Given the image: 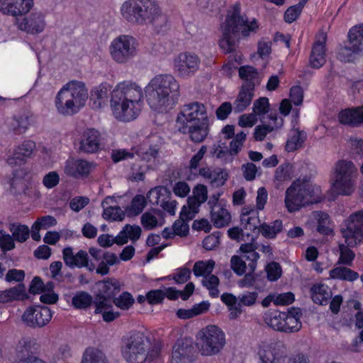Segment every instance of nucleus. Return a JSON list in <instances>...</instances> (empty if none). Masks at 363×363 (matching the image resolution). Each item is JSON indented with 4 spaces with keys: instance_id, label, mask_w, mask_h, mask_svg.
<instances>
[{
    "instance_id": "42",
    "label": "nucleus",
    "mask_w": 363,
    "mask_h": 363,
    "mask_svg": "<svg viewBox=\"0 0 363 363\" xmlns=\"http://www.w3.org/2000/svg\"><path fill=\"white\" fill-rule=\"evenodd\" d=\"M350 45L356 51H363V23L351 28L348 33Z\"/></svg>"
},
{
    "instance_id": "35",
    "label": "nucleus",
    "mask_w": 363,
    "mask_h": 363,
    "mask_svg": "<svg viewBox=\"0 0 363 363\" xmlns=\"http://www.w3.org/2000/svg\"><path fill=\"white\" fill-rule=\"evenodd\" d=\"M26 289L23 284L0 291V303H6L16 300L27 298Z\"/></svg>"
},
{
    "instance_id": "52",
    "label": "nucleus",
    "mask_w": 363,
    "mask_h": 363,
    "mask_svg": "<svg viewBox=\"0 0 363 363\" xmlns=\"http://www.w3.org/2000/svg\"><path fill=\"white\" fill-rule=\"evenodd\" d=\"M361 53L360 51H356L355 49L352 48V45H350L348 42L347 45L342 46L339 48L337 58L342 62H352L355 60Z\"/></svg>"
},
{
    "instance_id": "27",
    "label": "nucleus",
    "mask_w": 363,
    "mask_h": 363,
    "mask_svg": "<svg viewBox=\"0 0 363 363\" xmlns=\"http://www.w3.org/2000/svg\"><path fill=\"white\" fill-rule=\"evenodd\" d=\"M62 257L65 264L70 268H82L87 267L89 264L88 253L86 251L79 250L74 254L73 248L71 247L63 249Z\"/></svg>"
},
{
    "instance_id": "28",
    "label": "nucleus",
    "mask_w": 363,
    "mask_h": 363,
    "mask_svg": "<svg viewBox=\"0 0 363 363\" xmlns=\"http://www.w3.org/2000/svg\"><path fill=\"white\" fill-rule=\"evenodd\" d=\"M300 187L301 188L305 203L307 204L319 203L324 198L320 186L310 181L300 179Z\"/></svg>"
},
{
    "instance_id": "7",
    "label": "nucleus",
    "mask_w": 363,
    "mask_h": 363,
    "mask_svg": "<svg viewBox=\"0 0 363 363\" xmlns=\"http://www.w3.org/2000/svg\"><path fill=\"white\" fill-rule=\"evenodd\" d=\"M88 99V89L84 83L72 80L65 84L57 92L55 104L60 115L72 116L85 106Z\"/></svg>"
},
{
    "instance_id": "47",
    "label": "nucleus",
    "mask_w": 363,
    "mask_h": 363,
    "mask_svg": "<svg viewBox=\"0 0 363 363\" xmlns=\"http://www.w3.org/2000/svg\"><path fill=\"white\" fill-rule=\"evenodd\" d=\"M147 205V201L143 195H136L129 206L125 208L128 217H134L139 215Z\"/></svg>"
},
{
    "instance_id": "59",
    "label": "nucleus",
    "mask_w": 363,
    "mask_h": 363,
    "mask_svg": "<svg viewBox=\"0 0 363 363\" xmlns=\"http://www.w3.org/2000/svg\"><path fill=\"white\" fill-rule=\"evenodd\" d=\"M113 302L118 308L128 310L133 306L135 299L129 292H123Z\"/></svg>"
},
{
    "instance_id": "56",
    "label": "nucleus",
    "mask_w": 363,
    "mask_h": 363,
    "mask_svg": "<svg viewBox=\"0 0 363 363\" xmlns=\"http://www.w3.org/2000/svg\"><path fill=\"white\" fill-rule=\"evenodd\" d=\"M188 199H192L199 205L205 203L208 199V189L204 184H199L196 185L192 191V196Z\"/></svg>"
},
{
    "instance_id": "21",
    "label": "nucleus",
    "mask_w": 363,
    "mask_h": 363,
    "mask_svg": "<svg viewBox=\"0 0 363 363\" xmlns=\"http://www.w3.org/2000/svg\"><path fill=\"white\" fill-rule=\"evenodd\" d=\"M284 203L287 211L290 213L297 211L307 204L305 203L301 188L300 187V179L294 182L287 189Z\"/></svg>"
},
{
    "instance_id": "41",
    "label": "nucleus",
    "mask_w": 363,
    "mask_h": 363,
    "mask_svg": "<svg viewBox=\"0 0 363 363\" xmlns=\"http://www.w3.org/2000/svg\"><path fill=\"white\" fill-rule=\"evenodd\" d=\"M241 224L244 227L245 234L247 237H252V233L260 231V220L256 214L250 216L247 213H242L241 216Z\"/></svg>"
},
{
    "instance_id": "34",
    "label": "nucleus",
    "mask_w": 363,
    "mask_h": 363,
    "mask_svg": "<svg viewBox=\"0 0 363 363\" xmlns=\"http://www.w3.org/2000/svg\"><path fill=\"white\" fill-rule=\"evenodd\" d=\"M272 54V42L264 40L257 43L256 52L251 55V60L255 62H260L264 67L268 65Z\"/></svg>"
},
{
    "instance_id": "4",
    "label": "nucleus",
    "mask_w": 363,
    "mask_h": 363,
    "mask_svg": "<svg viewBox=\"0 0 363 363\" xmlns=\"http://www.w3.org/2000/svg\"><path fill=\"white\" fill-rule=\"evenodd\" d=\"M120 13L126 21L140 26L161 28L168 23V17L157 0H126Z\"/></svg>"
},
{
    "instance_id": "17",
    "label": "nucleus",
    "mask_w": 363,
    "mask_h": 363,
    "mask_svg": "<svg viewBox=\"0 0 363 363\" xmlns=\"http://www.w3.org/2000/svg\"><path fill=\"white\" fill-rule=\"evenodd\" d=\"M38 346L35 339L28 337H23L16 346V359L12 363H46L32 352V350H36Z\"/></svg>"
},
{
    "instance_id": "20",
    "label": "nucleus",
    "mask_w": 363,
    "mask_h": 363,
    "mask_svg": "<svg viewBox=\"0 0 363 363\" xmlns=\"http://www.w3.org/2000/svg\"><path fill=\"white\" fill-rule=\"evenodd\" d=\"M18 28L29 34H38L45 28V16L41 12H33L22 19L16 21Z\"/></svg>"
},
{
    "instance_id": "26",
    "label": "nucleus",
    "mask_w": 363,
    "mask_h": 363,
    "mask_svg": "<svg viewBox=\"0 0 363 363\" xmlns=\"http://www.w3.org/2000/svg\"><path fill=\"white\" fill-rule=\"evenodd\" d=\"M35 143L30 140L23 141L14 150L13 155L8 158L7 162L10 165H20L23 164L26 159L30 157L35 150Z\"/></svg>"
},
{
    "instance_id": "39",
    "label": "nucleus",
    "mask_w": 363,
    "mask_h": 363,
    "mask_svg": "<svg viewBox=\"0 0 363 363\" xmlns=\"http://www.w3.org/2000/svg\"><path fill=\"white\" fill-rule=\"evenodd\" d=\"M270 119L272 121L270 124L260 125L255 128L254 137L256 140H263L267 134L271 133L274 129L279 128L283 125L284 121L281 118L274 115V116H271Z\"/></svg>"
},
{
    "instance_id": "1",
    "label": "nucleus",
    "mask_w": 363,
    "mask_h": 363,
    "mask_svg": "<svg viewBox=\"0 0 363 363\" xmlns=\"http://www.w3.org/2000/svg\"><path fill=\"white\" fill-rule=\"evenodd\" d=\"M143 96V89L136 82L125 80L118 83L110 101L112 116L121 122L134 121L141 112Z\"/></svg>"
},
{
    "instance_id": "43",
    "label": "nucleus",
    "mask_w": 363,
    "mask_h": 363,
    "mask_svg": "<svg viewBox=\"0 0 363 363\" xmlns=\"http://www.w3.org/2000/svg\"><path fill=\"white\" fill-rule=\"evenodd\" d=\"M284 312L279 311H268L264 313L265 323L275 330L283 331Z\"/></svg>"
},
{
    "instance_id": "36",
    "label": "nucleus",
    "mask_w": 363,
    "mask_h": 363,
    "mask_svg": "<svg viewBox=\"0 0 363 363\" xmlns=\"http://www.w3.org/2000/svg\"><path fill=\"white\" fill-rule=\"evenodd\" d=\"M284 316L283 332L293 333L301 329V313L299 309L292 308L287 312H284Z\"/></svg>"
},
{
    "instance_id": "2",
    "label": "nucleus",
    "mask_w": 363,
    "mask_h": 363,
    "mask_svg": "<svg viewBox=\"0 0 363 363\" xmlns=\"http://www.w3.org/2000/svg\"><path fill=\"white\" fill-rule=\"evenodd\" d=\"M179 91V82L174 76L168 74L155 75L143 89L150 108L159 113L172 108Z\"/></svg>"
},
{
    "instance_id": "30",
    "label": "nucleus",
    "mask_w": 363,
    "mask_h": 363,
    "mask_svg": "<svg viewBox=\"0 0 363 363\" xmlns=\"http://www.w3.org/2000/svg\"><path fill=\"white\" fill-rule=\"evenodd\" d=\"M33 123V116L31 113L25 111L13 117L9 124V128L16 135L25 133Z\"/></svg>"
},
{
    "instance_id": "18",
    "label": "nucleus",
    "mask_w": 363,
    "mask_h": 363,
    "mask_svg": "<svg viewBox=\"0 0 363 363\" xmlns=\"http://www.w3.org/2000/svg\"><path fill=\"white\" fill-rule=\"evenodd\" d=\"M285 353L282 345L263 343L258 348L259 363H281L286 357Z\"/></svg>"
},
{
    "instance_id": "53",
    "label": "nucleus",
    "mask_w": 363,
    "mask_h": 363,
    "mask_svg": "<svg viewBox=\"0 0 363 363\" xmlns=\"http://www.w3.org/2000/svg\"><path fill=\"white\" fill-rule=\"evenodd\" d=\"M72 304L77 309L88 308L91 306V295L86 291H78L72 297Z\"/></svg>"
},
{
    "instance_id": "33",
    "label": "nucleus",
    "mask_w": 363,
    "mask_h": 363,
    "mask_svg": "<svg viewBox=\"0 0 363 363\" xmlns=\"http://www.w3.org/2000/svg\"><path fill=\"white\" fill-rule=\"evenodd\" d=\"M211 219L216 228H222L230 223L231 216L225 206L218 203L211 208Z\"/></svg>"
},
{
    "instance_id": "31",
    "label": "nucleus",
    "mask_w": 363,
    "mask_h": 363,
    "mask_svg": "<svg viewBox=\"0 0 363 363\" xmlns=\"http://www.w3.org/2000/svg\"><path fill=\"white\" fill-rule=\"evenodd\" d=\"M164 223V214L159 209H151L144 213L141 216V224L146 230L161 227Z\"/></svg>"
},
{
    "instance_id": "48",
    "label": "nucleus",
    "mask_w": 363,
    "mask_h": 363,
    "mask_svg": "<svg viewBox=\"0 0 363 363\" xmlns=\"http://www.w3.org/2000/svg\"><path fill=\"white\" fill-rule=\"evenodd\" d=\"M9 229L14 240L19 242H26L28 239L30 233L28 226L19 223H9Z\"/></svg>"
},
{
    "instance_id": "55",
    "label": "nucleus",
    "mask_w": 363,
    "mask_h": 363,
    "mask_svg": "<svg viewBox=\"0 0 363 363\" xmlns=\"http://www.w3.org/2000/svg\"><path fill=\"white\" fill-rule=\"evenodd\" d=\"M108 87L107 84H101L94 91V96L96 98L93 102L92 108H99L104 105L108 97ZM93 97V95H92ZM94 99L92 98V100Z\"/></svg>"
},
{
    "instance_id": "64",
    "label": "nucleus",
    "mask_w": 363,
    "mask_h": 363,
    "mask_svg": "<svg viewBox=\"0 0 363 363\" xmlns=\"http://www.w3.org/2000/svg\"><path fill=\"white\" fill-rule=\"evenodd\" d=\"M339 250L340 257L338 263L350 266L354 259V253L343 244L339 245Z\"/></svg>"
},
{
    "instance_id": "25",
    "label": "nucleus",
    "mask_w": 363,
    "mask_h": 363,
    "mask_svg": "<svg viewBox=\"0 0 363 363\" xmlns=\"http://www.w3.org/2000/svg\"><path fill=\"white\" fill-rule=\"evenodd\" d=\"M91 169L90 163L84 160L68 159L65 164L64 172L69 177L79 178L86 177Z\"/></svg>"
},
{
    "instance_id": "38",
    "label": "nucleus",
    "mask_w": 363,
    "mask_h": 363,
    "mask_svg": "<svg viewBox=\"0 0 363 363\" xmlns=\"http://www.w3.org/2000/svg\"><path fill=\"white\" fill-rule=\"evenodd\" d=\"M253 96V87L251 86H242L234 101L235 110L238 112L245 111L250 105Z\"/></svg>"
},
{
    "instance_id": "63",
    "label": "nucleus",
    "mask_w": 363,
    "mask_h": 363,
    "mask_svg": "<svg viewBox=\"0 0 363 363\" xmlns=\"http://www.w3.org/2000/svg\"><path fill=\"white\" fill-rule=\"evenodd\" d=\"M203 284L209 291L210 296L212 297H217L219 294L218 286L219 284V279L215 275H208L204 277Z\"/></svg>"
},
{
    "instance_id": "57",
    "label": "nucleus",
    "mask_w": 363,
    "mask_h": 363,
    "mask_svg": "<svg viewBox=\"0 0 363 363\" xmlns=\"http://www.w3.org/2000/svg\"><path fill=\"white\" fill-rule=\"evenodd\" d=\"M279 113L283 116H287L291 113V116L296 121L300 116V110L295 106L292 108L291 101L289 99H284L281 101L279 108Z\"/></svg>"
},
{
    "instance_id": "14",
    "label": "nucleus",
    "mask_w": 363,
    "mask_h": 363,
    "mask_svg": "<svg viewBox=\"0 0 363 363\" xmlns=\"http://www.w3.org/2000/svg\"><path fill=\"white\" fill-rule=\"evenodd\" d=\"M220 298L228 306L229 318L234 320L242 314V306L252 307L256 304L258 293L257 291H245L238 297L232 294L225 293L221 296Z\"/></svg>"
},
{
    "instance_id": "24",
    "label": "nucleus",
    "mask_w": 363,
    "mask_h": 363,
    "mask_svg": "<svg viewBox=\"0 0 363 363\" xmlns=\"http://www.w3.org/2000/svg\"><path fill=\"white\" fill-rule=\"evenodd\" d=\"M325 33H321L317 36L309 60L310 65L313 68H320L325 62Z\"/></svg>"
},
{
    "instance_id": "5",
    "label": "nucleus",
    "mask_w": 363,
    "mask_h": 363,
    "mask_svg": "<svg viewBox=\"0 0 363 363\" xmlns=\"http://www.w3.org/2000/svg\"><path fill=\"white\" fill-rule=\"evenodd\" d=\"M179 131L188 133L191 140L202 142L208 134L209 121L205 106L193 102L184 105L176 120Z\"/></svg>"
},
{
    "instance_id": "16",
    "label": "nucleus",
    "mask_w": 363,
    "mask_h": 363,
    "mask_svg": "<svg viewBox=\"0 0 363 363\" xmlns=\"http://www.w3.org/2000/svg\"><path fill=\"white\" fill-rule=\"evenodd\" d=\"M52 313L47 306H35L27 308L22 315V321L29 328H40L50 320Z\"/></svg>"
},
{
    "instance_id": "12",
    "label": "nucleus",
    "mask_w": 363,
    "mask_h": 363,
    "mask_svg": "<svg viewBox=\"0 0 363 363\" xmlns=\"http://www.w3.org/2000/svg\"><path fill=\"white\" fill-rule=\"evenodd\" d=\"M342 238L348 246L355 247L363 242V210L351 213L340 227Z\"/></svg>"
},
{
    "instance_id": "13",
    "label": "nucleus",
    "mask_w": 363,
    "mask_h": 363,
    "mask_svg": "<svg viewBox=\"0 0 363 363\" xmlns=\"http://www.w3.org/2000/svg\"><path fill=\"white\" fill-rule=\"evenodd\" d=\"M158 147L157 145L149 147L147 144L135 151V160L140 164H133L132 166V174L130 178L132 180L140 181L143 179L144 174L147 168H152L158 164L157 160Z\"/></svg>"
},
{
    "instance_id": "32",
    "label": "nucleus",
    "mask_w": 363,
    "mask_h": 363,
    "mask_svg": "<svg viewBox=\"0 0 363 363\" xmlns=\"http://www.w3.org/2000/svg\"><path fill=\"white\" fill-rule=\"evenodd\" d=\"M313 223L316 225L318 232L321 234L329 235L333 231L330 218L326 213L313 212L310 216L309 222L306 224L311 225Z\"/></svg>"
},
{
    "instance_id": "3",
    "label": "nucleus",
    "mask_w": 363,
    "mask_h": 363,
    "mask_svg": "<svg viewBox=\"0 0 363 363\" xmlns=\"http://www.w3.org/2000/svg\"><path fill=\"white\" fill-rule=\"evenodd\" d=\"M259 23L255 18H248L241 14L238 4L230 8L222 19L220 26L219 46L225 52H230L234 48V39L238 32L244 37L256 33Z\"/></svg>"
},
{
    "instance_id": "61",
    "label": "nucleus",
    "mask_w": 363,
    "mask_h": 363,
    "mask_svg": "<svg viewBox=\"0 0 363 363\" xmlns=\"http://www.w3.org/2000/svg\"><path fill=\"white\" fill-rule=\"evenodd\" d=\"M269 110V102L266 97L259 98L253 104L252 112L256 114L259 120H262V116L267 113Z\"/></svg>"
},
{
    "instance_id": "40",
    "label": "nucleus",
    "mask_w": 363,
    "mask_h": 363,
    "mask_svg": "<svg viewBox=\"0 0 363 363\" xmlns=\"http://www.w3.org/2000/svg\"><path fill=\"white\" fill-rule=\"evenodd\" d=\"M313 301L318 304L323 305L331 297L332 293L329 287L323 284H314L311 289Z\"/></svg>"
},
{
    "instance_id": "29",
    "label": "nucleus",
    "mask_w": 363,
    "mask_h": 363,
    "mask_svg": "<svg viewBox=\"0 0 363 363\" xmlns=\"http://www.w3.org/2000/svg\"><path fill=\"white\" fill-rule=\"evenodd\" d=\"M192 348L187 340H179L174 345L171 363H187L191 357Z\"/></svg>"
},
{
    "instance_id": "54",
    "label": "nucleus",
    "mask_w": 363,
    "mask_h": 363,
    "mask_svg": "<svg viewBox=\"0 0 363 363\" xmlns=\"http://www.w3.org/2000/svg\"><path fill=\"white\" fill-rule=\"evenodd\" d=\"M304 140L305 133L303 132L294 130L286 142V149L289 152L294 151L301 146Z\"/></svg>"
},
{
    "instance_id": "46",
    "label": "nucleus",
    "mask_w": 363,
    "mask_h": 363,
    "mask_svg": "<svg viewBox=\"0 0 363 363\" xmlns=\"http://www.w3.org/2000/svg\"><path fill=\"white\" fill-rule=\"evenodd\" d=\"M358 277L359 274L357 272L345 267H336L330 271V278L332 279L353 281Z\"/></svg>"
},
{
    "instance_id": "22",
    "label": "nucleus",
    "mask_w": 363,
    "mask_h": 363,
    "mask_svg": "<svg viewBox=\"0 0 363 363\" xmlns=\"http://www.w3.org/2000/svg\"><path fill=\"white\" fill-rule=\"evenodd\" d=\"M33 6V0H0V11L12 16L26 13Z\"/></svg>"
},
{
    "instance_id": "8",
    "label": "nucleus",
    "mask_w": 363,
    "mask_h": 363,
    "mask_svg": "<svg viewBox=\"0 0 363 363\" xmlns=\"http://www.w3.org/2000/svg\"><path fill=\"white\" fill-rule=\"evenodd\" d=\"M159 347L150 348L149 339L141 332H134L125 337L121 347L123 359L128 363H143L160 354Z\"/></svg>"
},
{
    "instance_id": "44",
    "label": "nucleus",
    "mask_w": 363,
    "mask_h": 363,
    "mask_svg": "<svg viewBox=\"0 0 363 363\" xmlns=\"http://www.w3.org/2000/svg\"><path fill=\"white\" fill-rule=\"evenodd\" d=\"M170 195L171 192L167 188L159 186L150 189L147 196L150 203L160 206Z\"/></svg>"
},
{
    "instance_id": "60",
    "label": "nucleus",
    "mask_w": 363,
    "mask_h": 363,
    "mask_svg": "<svg viewBox=\"0 0 363 363\" xmlns=\"http://www.w3.org/2000/svg\"><path fill=\"white\" fill-rule=\"evenodd\" d=\"M126 216L125 211L118 206H109L104 208V217L106 220L113 221H121Z\"/></svg>"
},
{
    "instance_id": "62",
    "label": "nucleus",
    "mask_w": 363,
    "mask_h": 363,
    "mask_svg": "<svg viewBox=\"0 0 363 363\" xmlns=\"http://www.w3.org/2000/svg\"><path fill=\"white\" fill-rule=\"evenodd\" d=\"M338 120L342 124L357 126L355 108H346L340 111Z\"/></svg>"
},
{
    "instance_id": "10",
    "label": "nucleus",
    "mask_w": 363,
    "mask_h": 363,
    "mask_svg": "<svg viewBox=\"0 0 363 363\" xmlns=\"http://www.w3.org/2000/svg\"><path fill=\"white\" fill-rule=\"evenodd\" d=\"M196 345L202 355L217 354L225 345V333L216 325H208L196 333Z\"/></svg>"
},
{
    "instance_id": "37",
    "label": "nucleus",
    "mask_w": 363,
    "mask_h": 363,
    "mask_svg": "<svg viewBox=\"0 0 363 363\" xmlns=\"http://www.w3.org/2000/svg\"><path fill=\"white\" fill-rule=\"evenodd\" d=\"M141 233L142 229L139 225H125L116 235V244L122 245L126 244L128 240L135 242L140 238Z\"/></svg>"
},
{
    "instance_id": "49",
    "label": "nucleus",
    "mask_w": 363,
    "mask_h": 363,
    "mask_svg": "<svg viewBox=\"0 0 363 363\" xmlns=\"http://www.w3.org/2000/svg\"><path fill=\"white\" fill-rule=\"evenodd\" d=\"M215 265L216 263L213 259L198 261L194 265V274L196 277H206L212 272Z\"/></svg>"
},
{
    "instance_id": "9",
    "label": "nucleus",
    "mask_w": 363,
    "mask_h": 363,
    "mask_svg": "<svg viewBox=\"0 0 363 363\" xmlns=\"http://www.w3.org/2000/svg\"><path fill=\"white\" fill-rule=\"evenodd\" d=\"M121 288V284L116 279H107L95 284V313L101 314L105 322H111L120 315L113 309L112 298Z\"/></svg>"
},
{
    "instance_id": "6",
    "label": "nucleus",
    "mask_w": 363,
    "mask_h": 363,
    "mask_svg": "<svg viewBox=\"0 0 363 363\" xmlns=\"http://www.w3.org/2000/svg\"><path fill=\"white\" fill-rule=\"evenodd\" d=\"M358 175L357 168L353 162L349 160H339L333 166L327 193L328 200L334 201L339 196H348L356 190V182Z\"/></svg>"
},
{
    "instance_id": "23",
    "label": "nucleus",
    "mask_w": 363,
    "mask_h": 363,
    "mask_svg": "<svg viewBox=\"0 0 363 363\" xmlns=\"http://www.w3.org/2000/svg\"><path fill=\"white\" fill-rule=\"evenodd\" d=\"M199 175L216 187L223 186L229 179L228 171L223 168L211 169L208 167H203L199 169Z\"/></svg>"
},
{
    "instance_id": "50",
    "label": "nucleus",
    "mask_w": 363,
    "mask_h": 363,
    "mask_svg": "<svg viewBox=\"0 0 363 363\" xmlns=\"http://www.w3.org/2000/svg\"><path fill=\"white\" fill-rule=\"evenodd\" d=\"M200 206L192 199H187L186 204L184 205L181 209L179 218L189 221L191 220L199 213Z\"/></svg>"
},
{
    "instance_id": "45",
    "label": "nucleus",
    "mask_w": 363,
    "mask_h": 363,
    "mask_svg": "<svg viewBox=\"0 0 363 363\" xmlns=\"http://www.w3.org/2000/svg\"><path fill=\"white\" fill-rule=\"evenodd\" d=\"M239 75L241 79L249 82L253 87L261 82V77L257 69L252 66H242L239 69Z\"/></svg>"
},
{
    "instance_id": "58",
    "label": "nucleus",
    "mask_w": 363,
    "mask_h": 363,
    "mask_svg": "<svg viewBox=\"0 0 363 363\" xmlns=\"http://www.w3.org/2000/svg\"><path fill=\"white\" fill-rule=\"evenodd\" d=\"M240 251L244 253V259L252 261V262L249 264V267L253 272L256 267L255 262L259 259L258 253L255 250L252 244L242 245Z\"/></svg>"
},
{
    "instance_id": "11",
    "label": "nucleus",
    "mask_w": 363,
    "mask_h": 363,
    "mask_svg": "<svg viewBox=\"0 0 363 363\" xmlns=\"http://www.w3.org/2000/svg\"><path fill=\"white\" fill-rule=\"evenodd\" d=\"M108 51L115 63L125 65L138 55V41L131 35L121 34L111 40Z\"/></svg>"
},
{
    "instance_id": "19",
    "label": "nucleus",
    "mask_w": 363,
    "mask_h": 363,
    "mask_svg": "<svg viewBox=\"0 0 363 363\" xmlns=\"http://www.w3.org/2000/svg\"><path fill=\"white\" fill-rule=\"evenodd\" d=\"M246 139V134L240 132L236 134L230 143L228 150L224 146L218 144L213 151V155L217 158L221 159L225 162H230L233 160L235 155L240 151L243 143Z\"/></svg>"
},
{
    "instance_id": "15",
    "label": "nucleus",
    "mask_w": 363,
    "mask_h": 363,
    "mask_svg": "<svg viewBox=\"0 0 363 363\" xmlns=\"http://www.w3.org/2000/svg\"><path fill=\"white\" fill-rule=\"evenodd\" d=\"M200 66V57L191 51L180 52L173 60L174 71L182 79H189L194 76L199 70Z\"/></svg>"
},
{
    "instance_id": "51",
    "label": "nucleus",
    "mask_w": 363,
    "mask_h": 363,
    "mask_svg": "<svg viewBox=\"0 0 363 363\" xmlns=\"http://www.w3.org/2000/svg\"><path fill=\"white\" fill-rule=\"evenodd\" d=\"M283 229V223L281 220H276L272 224L266 223L260 225L259 230L263 236L267 238H274Z\"/></svg>"
}]
</instances>
